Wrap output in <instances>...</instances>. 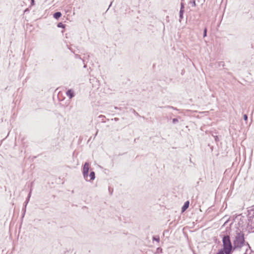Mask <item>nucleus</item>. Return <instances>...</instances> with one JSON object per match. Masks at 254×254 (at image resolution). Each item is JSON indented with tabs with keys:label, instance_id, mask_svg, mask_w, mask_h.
I'll return each mask as SVG.
<instances>
[{
	"label": "nucleus",
	"instance_id": "nucleus-1",
	"mask_svg": "<svg viewBox=\"0 0 254 254\" xmlns=\"http://www.w3.org/2000/svg\"><path fill=\"white\" fill-rule=\"evenodd\" d=\"M233 244L235 250L240 251L243 247H246V253H247L249 249H251L249 243L246 242L245 240L244 233L240 230L236 231Z\"/></svg>",
	"mask_w": 254,
	"mask_h": 254
},
{
	"label": "nucleus",
	"instance_id": "nucleus-2",
	"mask_svg": "<svg viewBox=\"0 0 254 254\" xmlns=\"http://www.w3.org/2000/svg\"><path fill=\"white\" fill-rule=\"evenodd\" d=\"M223 249L219 251H222L225 254H231L235 251L234 246L232 244L229 235H224L222 238Z\"/></svg>",
	"mask_w": 254,
	"mask_h": 254
},
{
	"label": "nucleus",
	"instance_id": "nucleus-3",
	"mask_svg": "<svg viewBox=\"0 0 254 254\" xmlns=\"http://www.w3.org/2000/svg\"><path fill=\"white\" fill-rule=\"evenodd\" d=\"M90 169V165L88 162H85L83 165L82 173L84 179L86 181L88 180V172Z\"/></svg>",
	"mask_w": 254,
	"mask_h": 254
},
{
	"label": "nucleus",
	"instance_id": "nucleus-4",
	"mask_svg": "<svg viewBox=\"0 0 254 254\" xmlns=\"http://www.w3.org/2000/svg\"><path fill=\"white\" fill-rule=\"evenodd\" d=\"M66 95L69 99H71L75 96V93L73 90L70 89L66 91Z\"/></svg>",
	"mask_w": 254,
	"mask_h": 254
},
{
	"label": "nucleus",
	"instance_id": "nucleus-5",
	"mask_svg": "<svg viewBox=\"0 0 254 254\" xmlns=\"http://www.w3.org/2000/svg\"><path fill=\"white\" fill-rule=\"evenodd\" d=\"M190 202L189 201H187L185 202L184 205L183 206L182 208V212H184L189 206Z\"/></svg>",
	"mask_w": 254,
	"mask_h": 254
},
{
	"label": "nucleus",
	"instance_id": "nucleus-6",
	"mask_svg": "<svg viewBox=\"0 0 254 254\" xmlns=\"http://www.w3.org/2000/svg\"><path fill=\"white\" fill-rule=\"evenodd\" d=\"M62 15V13L60 12H56L54 14V17L58 19Z\"/></svg>",
	"mask_w": 254,
	"mask_h": 254
},
{
	"label": "nucleus",
	"instance_id": "nucleus-7",
	"mask_svg": "<svg viewBox=\"0 0 254 254\" xmlns=\"http://www.w3.org/2000/svg\"><path fill=\"white\" fill-rule=\"evenodd\" d=\"M89 177L90 178V180H93L95 178V174L94 172L91 171L89 174Z\"/></svg>",
	"mask_w": 254,
	"mask_h": 254
},
{
	"label": "nucleus",
	"instance_id": "nucleus-8",
	"mask_svg": "<svg viewBox=\"0 0 254 254\" xmlns=\"http://www.w3.org/2000/svg\"><path fill=\"white\" fill-rule=\"evenodd\" d=\"M184 10L182 9H180V21H181V19L183 18V13H184Z\"/></svg>",
	"mask_w": 254,
	"mask_h": 254
},
{
	"label": "nucleus",
	"instance_id": "nucleus-9",
	"mask_svg": "<svg viewBox=\"0 0 254 254\" xmlns=\"http://www.w3.org/2000/svg\"><path fill=\"white\" fill-rule=\"evenodd\" d=\"M57 26L59 28H64L65 26L64 24H63L61 22H60L58 24V25Z\"/></svg>",
	"mask_w": 254,
	"mask_h": 254
},
{
	"label": "nucleus",
	"instance_id": "nucleus-10",
	"mask_svg": "<svg viewBox=\"0 0 254 254\" xmlns=\"http://www.w3.org/2000/svg\"><path fill=\"white\" fill-rule=\"evenodd\" d=\"M190 3L191 4V5L193 7L195 6V1L194 0H192V1H190Z\"/></svg>",
	"mask_w": 254,
	"mask_h": 254
},
{
	"label": "nucleus",
	"instance_id": "nucleus-11",
	"mask_svg": "<svg viewBox=\"0 0 254 254\" xmlns=\"http://www.w3.org/2000/svg\"><path fill=\"white\" fill-rule=\"evenodd\" d=\"M153 240L154 241H157V242H158L159 241V240H160V239H159V237H156L154 236V237H153Z\"/></svg>",
	"mask_w": 254,
	"mask_h": 254
},
{
	"label": "nucleus",
	"instance_id": "nucleus-12",
	"mask_svg": "<svg viewBox=\"0 0 254 254\" xmlns=\"http://www.w3.org/2000/svg\"><path fill=\"white\" fill-rule=\"evenodd\" d=\"M207 36V29L205 28L203 31V37H205Z\"/></svg>",
	"mask_w": 254,
	"mask_h": 254
},
{
	"label": "nucleus",
	"instance_id": "nucleus-13",
	"mask_svg": "<svg viewBox=\"0 0 254 254\" xmlns=\"http://www.w3.org/2000/svg\"><path fill=\"white\" fill-rule=\"evenodd\" d=\"M99 118H101L102 119V121L103 122H104V121H103L104 119L105 118V117L103 115H100L99 116Z\"/></svg>",
	"mask_w": 254,
	"mask_h": 254
},
{
	"label": "nucleus",
	"instance_id": "nucleus-14",
	"mask_svg": "<svg viewBox=\"0 0 254 254\" xmlns=\"http://www.w3.org/2000/svg\"><path fill=\"white\" fill-rule=\"evenodd\" d=\"M178 121H178V120L177 119L175 118V119H173V124H176V123H178Z\"/></svg>",
	"mask_w": 254,
	"mask_h": 254
},
{
	"label": "nucleus",
	"instance_id": "nucleus-15",
	"mask_svg": "<svg viewBox=\"0 0 254 254\" xmlns=\"http://www.w3.org/2000/svg\"><path fill=\"white\" fill-rule=\"evenodd\" d=\"M184 3L182 2H181V9H180L184 10Z\"/></svg>",
	"mask_w": 254,
	"mask_h": 254
},
{
	"label": "nucleus",
	"instance_id": "nucleus-16",
	"mask_svg": "<svg viewBox=\"0 0 254 254\" xmlns=\"http://www.w3.org/2000/svg\"><path fill=\"white\" fill-rule=\"evenodd\" d=\"M244 119L245 121H247L248 120V116L247 115H244Z\"/></svg>",
	"mask_w": 254,
	"mask_h": 254
},
{
	"label": "nucleus",
	"instance_id": "nucleus-17",
	"mask_svg": "<svg viewBox=\"0 0 254 254\" xmlns=\"http://www.w3.org/2000/svg\"><path fill=\"white\" fill-rule=\"evenodd\" d=\"M216 254H225L223 253L222 251H219Z\"/></svg>",
	"mask_w": 254,
	"mask_h": 254
},
{
	"label": "nucleus",
	"instance_id": "nucleus-18",
	"mask_svg": "<svg viewBox=\"0 0 254 254\" xmlns=\"http://www.w3.org/2000/svg\"><path fill=\"white\" fill-rule=\"evenodd\" d=\"M75 58H80V56H79V55H75Z\"/></svg>",
	"mask_w": 254,
	"mask_h": 254
},
{
	"label": "nucleus",
	"instance_id": "nucleus-19",
	"mask_svg": "<svg viewBox=\"0 0 254 254\" xmlns=\"http://www.w3.org/2000/svg\"><path fill=\"white\" fill-rule=\"evenodd\" d=\"M167 107H168V108H172V109H175L173 107L168 106Z\"/></svg>",
	"mask_w": 254,
	"mask_h": 254
},
{
	"label": "nucleus",
	"instance_id": "nucleus-20",
	"mask_svg": "<svg viewBox=\"0 0 254 254\" xmlns=\"http://www.w3.org/2000/svg\"><path fill=\"white\" fill-rule=\"evenodd\" d=\"M217 138H218V137L217 136H216L215 137V140L217 141Z\"/></svg>",
	"mask_w": 254,
	"mask_h": 254
},
{
	"label": "nucleus",
	"instance_id": "nucleus-21",
	"mask_svg": "<svg viewBox=\"0 0 254 254\" xmlns=\"http://www.w3.org/2000/svg\"><path fill=\"white\" fill-rule=\"evenodd\" d=\"M86 67V64H84V67L85 68Z\"/></svg>",
	"mask_w": 254,
	"mask_h": 254
},
{
	"label": "nucleus",
	"instance_id": "nucleus-22",
	"mask_svg": "<svg viewBox=\"0 0 254 254\" xmlns=\"http://www.w3.org/2000/svg\"><path fill=\"white\" fill-rule=\"evenodd\" d=\"M32 2H33V5L34 3V0H33Z\"/></svg>",
	"mask_w": 254,
	"mask_h": 254
},
{
	"label": "nucleus",
	"instance_id": "nucleus-23",
	"mask_svg": "<svg viewBox=\"0 0 254 254\" xmlns=\"http://www.w3.org/2000/svg\"><path fill=\"white\" fill-rule=\"evenodd\" d=\"M115 119L116 121H117L118 120V119H117V118H115Z\"/></svg>",
	"mask_w": 254,
	"mask_h": 254
}]
</instances>
